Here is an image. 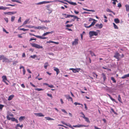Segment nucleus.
<instances>
[{"label":"nucleus","mask_w":129,"mask_h":129,"mask_svg":"<svg viewBox=\"0 0 129 129\" xmlns=\"http://www.w3.org/2000/svg\"><path fill=\"white\" fill-rule=\"evenodd\" d=\"M30 44L32 46L37 48L40 49L43 48V47L42 46H40V45L36 44L35 43H31Z\"/></svg>","instance_id":"obj_1"},{"label":"nucleus","mask_w":129,"mask_h":129,"mask_svg":"<svg viewBox=\"0 0 129 129\" xmlns=\"http://www.w3.org/2000/svg\"><path fill=\"white\" fill-rule=\"evenodd\" d=\"M89 34L90 37H92L94 35L96 36L98 35V33L95 31H90L89 32Z\"/></svg>","instance_id":"obj_2"},{"label":"nucleus","mask_w":129,"mask_h":129,"mask_svg":"<svg viewBox=\"0 0 129 129\" xmlns=\"http://www.w3.org/2000/svg\"><path fill=\"white\" fill-rule=\"evenodd\" d=\"M81 70L80 68L73 69V68H70V70H72V71L74 73H76L79 72V71Z\"/></svg>","instance_id":"obj_3"},{"label":"nucleus","mask_w":129,"mask_h":129,"mask_svg":"<svg viewBox=\"0 0 129 129\" xmlns=\"http://www.w3.org/2000/svg\"><path fill=\"white\" fill-rule=\"evenodd\" d=\"M120 56V55L119 54V53L117 52H116L115 53V54L114 56V57L117 59H118L117 60L118 61L120 59L119 57Z\"/></svg>","instance_id":"obj_4"},{"label":"nucleus","mask_w":129,"mask_h":129,"mask_svg":"<svg viewBox=\"0 0 129 129\" xmlns=\"http://www.w3.org/2000/svg\"><path fill=\"white\" fill-rule=\"evenodd\" d=\"M78 39H75L74 41L72 43V45H76L78 43Z\"/></svg>","instance_id":"obj_5"},{"label":"nucleus","mask_w":129,"mask_h":129,"mask_svg":"<svg viewBox=\"0 0 129 129\" xmlns=\"http://www.w3.org/2000/svg\"><path fill=\"white\" fill-rule=\"evenodd\" d=\"M34 114L37 116L44 117V115H43L41 113H35Z\"/></svg>","instance_id":"obj_6"},{"label":"nucleus","mask_w":129,"mask_h":129,"mask_svg":"<svg viewBox=\"0 0 129 129\" xmlns=\"http://www.w3.org/2000/svg\"><path fill=\"white\" fill-rule=\"evenodd\" d=\"M66 98L67 99H68L69 101H70L73 102V99L69 95L68 96H65Z\"/></svg>","instance_id":"obj_7"},{"label":"nucleus","mask_w":129,"mask_h":129,"mask_svg":"<svg viewBox=\"0 0 129 129\" xmlns=\"http://www.w3.org/2000/svg\"><path fill=\"white\" fill-rule=\"evenodd\" d=\"M95 26H97L98 28H102L103 27V25L102 23L100 24H99L98 23L96 24L95 25Z\"/></svg>","instance_id":"obj_8"},{"label":"nucleus","mask_w":129,"mask_h":129,"mask_svg":"<svg viewBox=\"0 0 129 129\" xmlns=\"http://www.w3.org/2000/svg\"><path fill=\"white\" fill-rule=\"evenodd\" d=\"M54 33V31H52L51 32H46L44 33L42 35L43 36H45L49 34H52V33Z\"/></svg>","instance_id":"obj_9"},{"label":"nucleus","mask_w":129,"mask_h":129,"mask_svg":"<svg viewBox=\"0 0 129 129\" xmlns=\"http://www.w3.org/2000/svg\"><path fill=\"white\" fill-rule=\"evenodd\" d=\"M10 8L9 7H4L2 6L0 7V10H5L8 9H9Z\"/></svg>","instance_id":"obj_10"},{"label":"nucleus","mask_w":129,"mask_h":129,"mask_svg":"<svg viewBox=\"0 0 129 129\" xmlns=\"http://www.w3.org/2000/svg\"><path fill=\"white\" fill-rule=\"evenodd\" d=\"M54 70L56 72L57 75H58L59 72V69L57 68L54 67Z\"/></svg>","instance_id":"obj_11"},{"label":"nucleus","mask_w":129,"mask_h":129,"mask_svg":"<svg viewBox=\"0 0 129 129\" xmlns=\"http://www.w3.org/2000/svg\"><path fill=\"white\" fill-rule=\"evenodd\" d=\"M3 62H8V61H9V60L8 59V58H7L5 57H4L3 59Z\"/></svg>","instance_id":"obj_12"},{"label":"nucleus","mask_w":129,"mask_h":129,"mask_svg":"<svg viewBox=\"0 0 129 129\" xmlns=\"http://www.w3.org/2000/svg\"><path fill=\"white\" fill-rule=\"evenodd\" d=\"M14 95H10L8 99V101H10L12 100L13 98L14 97Z\"/></svg>","instance_id":"obj_13"},{"label":"nucleus","mask_w":129,"mask_h":129,"mask_svg":"<svg viewBox=\"0 0 129 129\" xmlns=\"http://www.w3.org/2000/svg\"><path fill=\"white\" fill-rule=\"evenodd\" d=\"M3 81L4 82H5V81H7V78L6 76H4L2 77Z\"/></svg>","instance_id":"obj_14"},{"label":"nucleus","mask_w":129,"mask_h":129,"mask_svg":"<svg viewBox=\"0 0 129 129\" xmlns=\"http://www.w3.org/2000/svg\"><path fill=\"white\" fill-rule=\"evenodd\" d=\"M39 20L41 22L48 23L50 22V21L49 20H46L45 21L40 19H39Z\"/></svg>","instance_id":"obj_15"},{"label":"nucleus","mask_w":129,"mask_h":129,"mask_svg":"<svg viewBox=\"0 0 129 129\" xmlns=\"http://www.w3.org/2000/svg\"><path fill=\"white\" fill-rule=\"evenodd\" d=\"M25 117L24 116H21L19 118V121L21 122L22 121V120H23L25 119Z\"/></svg>","instance_id":"obj_16"},{"label":"nucleus","mask_w":129,"mask_h":129,"mask_svg":"<svg viewBox=\"0 0 129 129\" xmlns=\"http://www.w3.org/2000/svg\"><path fill=\"white\" fill-rule=\"evenodd\" d=\"M126 11H129V5L126 4L125 5Z\"/></svg>","instance_id":"obj_17"},{"label":"nucleus","mask_w":129,"mask_h":129,"mask_svg":"<svg viewBox=\"0 0 129 129\" xmlns=\"http://www.w3.org/2000/svg\"><path fill=\"white\" fill-rule=\"evenodd\" d=\"M45 119H46L47 120H54V119L53 118H51L49 117H45Z\"/></svg>","instance_id":"obj_18"},{"label":"nucleus","mask_w":129,"mask_h":129,"mask_svg":"<svg viewBox=\"0 0 129 129\" xmlns=\"http://www.w3.org/2000/svg\"><path fill=\"white\" fill-rule=\"evenodd\" d=\"M102 77L103 78L104 81H105L106 79V77L105 74L103 73L102 74Z\"/></svg>","instance_id":"obj_19"},{"label":"nucleus","mask_w":129,"mask_h":129,"mask_svg":"<svg viewBox=\"0 0 129 129\" xmlns=\"http://www.w3.org/2000/svg\"><path fill=\"white\" fill-rule=\"evenodd\" d=\"M114 21L116 23H118L120 22V21L118 18L114 19Z\"/></svg>","instance_id":"obj_20"},{"label":"nucleus","mask_w":129,"mask_h":129,"mask_svg":"<svg viewBox=\"0 0 129 129\" xmlns=\"http://www.w3.org/2000/svg\"><path fill=\"white\" fill-rule=\"evenodd\" d=\"M56 1H58V2H60L61 3H63V4H66L67 5L68 4L67 3H65L64 2L62 1H60L58 0H54V2H56Z\"/></svg>","instance_id":"obj_21"},{"label":"nucleus","mask_w":129,"mask_h":129,"mask_svg":"<svg viewBox=\"0 0 129 129\" xmlns=\"http://www.w3.org/2000/svg\"><path fill=\"white\" fill-rule=\"evenodd\" d=\"M53 2V1H44L43 2H42V4H46L47 3H49L51 2Z\"/></svg>","instance_id":"obj_22"},{"label":"nucleus","mask_w":129,"mask_h":129,"mask_svg":"<svg viewBox=\"0 0 129 129\" xmlns=\"http://www.w3.org/2000/svg\"><path fill=\"white\" fill-rule=\"evenodd\" d=\"M29 19H27L25 20L23 23V25H25L28 23V22L29 21Z\"/></svg>","instance_id":"obj_23"},{"label":"nucleus","mask_w":129,"mask_h":129,"mask_svg":"<svg viewBox=\"0 0 129 129\" xmlns=\"http://www.w3.org/2000/svg\"><path fill=\"white\" fill-rule=\"evenodd\" d=\"M48 66H49L48 63V62H46L44 64V68L46 69L47 68V67Z\"/></svg>","instance_id":"obj_24"},{"label":"nucleus","mask_w":129,"mask_h":129,"mask_svg":"<svg viewBox=\"0 0 129 129\" xmlns=\"http://www.w3.org/2000/svg\"><path fill=\"white\" fill-rule=\"evenodd\" d=\"M127 77H128L127 74L125 75H124L122 77L120 78L122 79H124L125 78H126Z\"/></svg>","instance_id":"obj_25"},{"label":"nucleus","mask_w":129,"mask_h":129,"mask_svg":"<svg viewBox=\"0 0 129 129\" xmlns=\"http://www.w3.org/2000/svg\"><path fill=\"white\" fill-rule=\"evenodd\" d=\"M70 4L74 5H77V4L76 3L73 2H70H70L69 3Z\"/></svg>","instance_id":"obj_26"},{"label":"nucleus","mask_w":129,"mask_h":129,"mask_svg":"<svg viewBox=\"0 0 129 129\" xmlns=\"http://www.w3.org/2000/svg\"><path fill=\"white\" fill-rule=\"evenodd\" d=\"M90 54L91 55V56H96V55L94 53L91 51H90Z\"/></svg>","instance_id":"obj_27"},{"label":"nucleus","mask_w":129,"mask_h":129,"mask_svg":"<svg viewBox=\"0 0 129 129\" xmlns=\"http://www.w3.org/2000/svg\"><path fill=\"white\" fill-rule=\"evenodd\" d=\"M84 119H85V120L87 122H89L90 121L89 120V119L88 118L85 117H84Z\"/></svg>","instance_id":"obj_28"},{"label":"nucleus","mask_w":129,"mask_h":129,"mask_svg":"<svg viewBox=\"0 0 129 129\" xmlns=\"http://www.w3.org/2000/svg\"><path fill=\"white\" fill-rule=\"evenodd\" d=\"M118 101L120 103H122L121 101V99L120 95H118Z\"/></svg>","instance_id":"obj_29"},{"label":"nucleus","mask_w":129,"mask_h":129,"mask_svg":"<svg viewBox=\"0 0 129 129\" xmlns=\"http://www.w3.org/2000/svg\"><path fill=\"white\" fill-rule=\"evenodd\" d=\"M74 16V15H67V16L65 17V18H70V17H73Z\"/></svg>","instance_id":"obj_30"},{"label":"nucleus","mask_w":129,"mask_h":129,"mask_svg":"<svg viewBox=\"0 0 129 129\" xmlns=\"http://www.w3.org/2000/svg\"><path fill=\"white\" fill-rule=\"evenodd\" d=\"M35 28L36 29H41L43 28V27H41V26H38V27H35Z\"/></svg>","instance_id":"obj_31"},{"label":"nucleus","mask_w":129,"mask_h":129,"mask_svg":"<svg viewBox=\"0 0 129 129\" xmlns=\"http://www.w3.org/2000/svg\"><path fill=\"white\" fill-rule=\"evenodd\" d=\"M36 90H37L38 91L43 90V89L42 88H36L35 89Z\"/></svg>","instance_id":"obj_32"},{"label":"nucleus","mask_w":129,"mask_h":129,"mask_svg":"<svg viewBox=\"0 0 129 129\" xmlns=\"http://www.w3.org/2000/svg\"><path fill=\"white\" fill-rule=\"evenodd\" d=\"M87 24H84V26L86 28H89L92 26V25L91 24H90V25L88 26H86V25H87Z\"/></svg>","instance_id":"obj_33"},{"label":"nucleus","mask_w":129,"mask_h":129,"mask_svg":"<svg viewBox=\"0 0 129 129\" xmlns=\"http://www.w3.org/2000/svg\"><path fill=\"white\" fill-rule=\"evenodd\" d=\"M111 79L113 81L114 83H116V81L114 77H112L111 78Z\"/></svg>","instance_id":"obj_34"},{"label":"nucleus","mask_w":129,"mask_h":129,"mask_svg":"<svg viewBox=\"0 0 129 129\" xmlns=\"http://www.w3.org/2000/svg\"><path fill=\"white\" fill-rule=\"evenodd\" d=\"M37 57V56L36 55H31L30 56V57H31V58H33L34 59L36 57Z\"/></svg>","instance_id":"obj_35"},{"label":"nucleus","mask_w":129,"mask_h":129,"mask_svg":"<svg viewBox=\"0 0 129 129\" xmlns=\"http://www.w3.org/2000/svg\"><path fill=\"white\" fill-rule=\"evenodd\" d=\"M113 24L115 29H118V27L114 23H113Z\"/></svg>","instance_id":"obj_36"},{"label":"nucleus","mask_w":129,"mask_h":129,"mask_svg":"<svg viewBox=\"0 0 129 129\" xmlns=\"http://www.w3.org/2000/svg\"><path fill=\"white\" fill-rule=\"evenodd\" d=\"M19 30H23L24 31H25L28 30V29H25L24 28H20L19 29Z\"/></svg>","instance_id":"obj_37"},{"label":"nucleus","mask_w":129,"mask_h":129,"mask_svg":"<svg viewBox=\"0 0 129 129\" xmlns=\"http://www.w3.org/2000/svg\"><path fill=\"white\" fill-rule=\"evenodd\" d=\"M13 65H15L16 63H18V61H13Z\"/></svg>","instance_id":"obj_38"},{"label":"nucleus","mask_w":129,"mask_h":129,"mask_svg":"<svg viewBox=\"0 0 129 129\" xmlns=\"http://www.w3.org/2000/svg\"><path fill=\"white\" fill-rule=\"evenodd\" d=\"M78 127H82L83 126H85V125L81 124H78L77 125Z\"/></svg>","instance_id":"obj_39"},{"label":"nucleus","mask_w":129,"mask_h":129,"mask_svg":"<svg viewBox=\"0 0 129 129\" xmlns=\"http://www.w3.org/2000/svg\"><path fill=\"white\" fill-rule=\"evenodd\" d=\"M47 96L49 97H50L51 99H52L53 97L52 96V95L51 94H50L48 93L47 94Z\"/></svg>","instance_id":"obj_40"},{"label":"nucleus","mask_w":129,"mask_h":129,"mask_svg":"<svg viewBox=\"0 0 129 129\" xmlns=\"http://www.w3.org/2000/svg\"><path fill=\"white\" fill-rule=\"evenodd\" d=\"M4 56L3 55H1L0 56V60H1L2 59H3Z\"/></svg>","instance_id":"obj_41"},{"label":"nucleus","mask_w":129,"mask_h":129,"mask_svg":"<svg viewBox=\"0 0 129 129\" xmlns=\"http://www.w3.org/2000/svg\"><path fill=\"white\" fill-rule=\"evenodd\" d=\"M17 13L16 11H13L12 12H10V15H13L16 14Z\"/></svg>","instance_id":"obj_42"},{"label":"nucleus","mask_w":129,"mask_h":129,"mask_svg":"<svg viewBox=\"0 0 129 129\" xmlns=\"http://www.w3.org/2000/svg\"><path fill=\"white\" fill-rule=\"evenodd\" d=\"M92 20L93 21H96V20L95 19H92V18H89V21H92Z\"/></svg>","instance_id":"obj_43"},{"label":"nucleus","mask_w":129,"mask_h":129,"mask_svg":"<svg viewBox=\"0 0 129 129\" xmlns=\"http://www.w3.org/2000/svg\"><path fill=\"white\" fill-rule=\"evenodd\" d=\"M15 18V17L14 16H12L11 18V21L13 22Z\"/></svg>","instance_id":"obj_44"},{"label":"nucleus","mask_w":129,"mask_h":129,"mask_svg":"<svg viewBox=\"0 0 129 129\" xmlns=\"http://www.w3.org/2000/svg\"><path fill=\"white\" fill-rule=\"evenodd\" d=\"M73 25V24H71V25L67 24L66 25V26L67 27H71Z\"/></svg>","instance_id":"obj_45"},{"label":"nucleus","mask_w":129,"mask_h":129,"mask_svg":"<svg viewBox=\"0 0 129 129\" xmlns=\"http://www.w3.org/2000/svg\"><path fill=\"white\" fill-rule=\"evenodd\" d=\"M4 13L5 14H7L9 15H11L10 12H4Z\"/></svg>","instance_id":"obj_46"},{"label":"nucleus","mask_w":129,"mask_h":129,"mask_svg":"<svg viewBox=\"0 0 129 129\" xmlns=\"http://www.w3.org/2000/svg\"><path fill=\"white\" fill-rule=\"evenodd\" d=\"M61 111L62 112L64 113H66V114H68V113L65 111V110L64 109H62Z\"/></svg>","instance_id":"obj_47"},{"label":"nucleus","mask_w":129,"mask_h":129,"mask_svg":"<svg viewBox=\"0 0 129 129\" xmlns=\"http://www.w3.org/2000/svg\"><path fill=\"white\" fill-rule=\"evenodd\" d=\"M80 113L83 115L82 117L83 118L85 117V115L82 112H81Z\"/></svg>","instance_id":"obj_48"},{"label":"nucleus","mask_w":129,"mask_h":129,"mask_svg":"<svg viewBox=\"0 0 129 129\" xmlns=\"http://www.w3.org/2000/svg\"><path fill=\"white\" fill-rule=\"evenodd\" d=\"M7 119L8 120H11V118H10L8 115L7 116Z\"/></svg>","instance_id":"obj_49"},{"label":"nucleus","mask_w":129,"mask_h":129,"mask_svg":"<svg viewBox=\"0 0 129 129\" xmlns=\"http://www.w3.org/2000/svg\"><path fill=\"white\" fill-rule=\"evenodd\" d=\"M27 27L29 28H35V26H31V25H29L28 26H27Z\"/></svg>","instance_id":"obj_50"},{"label":"nucleus","mask_w":129,"mask_h":129,"mask_svg":"<svg viewBox=\"0 0 129 129\" xmlns=\"http://www.w3.org/2000/svg\"><path fill=\"white\" fill-rule=\"evenodd\" d=\"M74 104H75L76 106H77V105H81V104H80L79 103H77V102H75L74 103Z\"/></svg>","instance_id":"obj_51"},{"label":"nucleus","mask_w":129,"mask_h":129,"mask_svg":"<svg viewBox=\"0 0 129 129\" xmlns=\"http://www.w3.org/2000/svg\"><path fill=\"white\" fill-rule=\"evenodd\" d=\"M106 11L107 12H112V11H111L110 9H107L106 10Z\"/></svg>","instance_id":"obj_52"},{"label":"nucleus","mask_w":129,"mask_h":129,"mask_svg":"<svg viewBox=\"0 0 129 129\" xmlns=\"http://www.w3.org/2000/svg\"><path fill=\"white\" fill-rule=\"evenodd\" d=\"M66 125L69 127L71 128H72V126L69 124H67Z\"/></svg>","instance_id":"obj_53"},{"label":"nucleus","mask_w":129,"mask_h":129,"mask_svg":"<svg viewBox=\"0 0 129 129\" xmlns=\"http://www.w3.org/2000/svg\"><path fill=\"white\" fill-rule=\"evenodd\" d=\"M4 107V105L2 104H0V109H2Z\"/></svg>","instance_id":"obj_54"},{"label":"nucleus","mask_w":129,"mask_h":129,"mask_svg":"<svg viewBox=\"0 0 129 129\" xmlns=\"http://www.w3.org/2000/svg\"><path fill=\"white\" fill-rule=\"evenodd\" d=\"M6 6H10L12 7L14 6L15 5H11L10 4H9L8 5H6Z\"/></svg>","instance_id":"obj_55"},{"label":"nucleus","mask_w":129,"mask_h":129,"mask_svg":"<svg viewBox=\"0 0 129 129\" xmlns=\"http://www.w3.org/2000/svg\"><path fill=\"white\" fill-rule=\"evenodd\" d=\"M53 42H54L53 41H47V43H49V44L52 43H53Z\"/></svg>","instance_id":"obj_56"},{"label":"nucleus","mask_w":129,"mask_h":129,"mask_svg":"<svg viewBox=\"0 0 129 129\" xmlns=\"http://www.w3.org/2000/svg\"><path fill=\"white\" fill-rule=\"evenodd\" d=\"M111 111L113 112L114 113V114H115L117 115V113H116L114 111V110L112 108L111 109Z\"/></svg>","instance_id":"obj_57"},{"label":"nucleus","mask_w":129,"mask_h":129,"mask_svg":"<svg viewBox=\"0 0 129 129\" xmlns=\"http://www.w3.org/2000/svg\"><path fill=\"white\" fill-rule=\"evenodd\" d=\"M95 23L96 22L95 21H93L91 23V25L93 26L94 25Z\"/></svg>","instance_id":"obj_58"},{"label":"nucleus","mask_w":129,"mask_h":129,"mask_svg":"<svg viewBox=\"0 0 129 129\" xmlns=\"http://www.w3.org/2000/svg\"><path fill=\"white\" fill-rule=\"evenodd\" d=\"M73 18H74V19L75 20V19H79V18H78L77 16H74V15L73 17Z\"/></svg>","instance_id":"obj_59"},{"label":"nucleus","mask_w":129,"mask_h":129,"mask_svg":"<svg viewBox=\"0 0 129 129\" xmlns=\"http://www.w3.org/2000/svg\"><path fill=\"white\" fill-rule=\"evenodd\" d=\"M36 38H31L29 40V41H31L32 40H34L35 41L36 40Z\"/></svg>","instance_id":"obj_60"},{"label":"nucleus","mask_w":129,"mask_h":129,"mask_svg":"<svg viewBox=\"0 0 129 129\" xmlns=\"http://www.w3.org/2000/svg\"><path fill=\"white\" fill-rule=\"evenodd\" d=\"M21 22V17H20L19 19L18 20V22Z\"/></svg>","instance_id":"obj_61"},{"label":"nucleus","mask_w":129,"mask_h":129,"mask_svg":"<svg viewBox=\"0 0 129 129\" xmlns=\"http://www.w3.org/2000/svg\"><path fill=\"white\" fill-rule=\"evenodd\" d=\"M15 118L14 117L11 118V120L12 121H15Z\"/></svg>","instance_id":"obj_62"},{"label":"nucleus","mask_w":129,"mask_h":129,"mask_svg":"<svg viewBox=\"0 0 129 129\" xmlns=\"http://www.w3.org/2000/svg\"><path fill=\"white\" fill-rule=\"evenodd\" d=\"M4 20L6 21L7 23L8 22V19L7 18H4Z\"/></svg>","instance_id":"obj_63"},{"label":"nucleus","mask_w":129,"mask_h":129,"mask_svg":"<svg viewBox=\"0 0 129 129\" xmlns=\"http://www.w3.org/2000/svg\"><path fill=\"white\" fill-rule=\"evenodd\" d=\"M48 87H49L51 88H53L54 87V86H53V85H48Z\"/></svg>","instance_id":"obj_64"}]
</instances>
